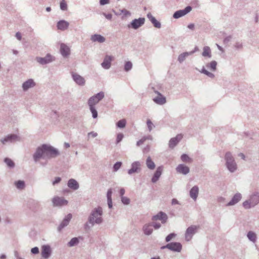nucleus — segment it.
<instances>
[{
    "instance_id": "nucleus-29",
    "label": "nucleus",
    "mask_w": 259,
    "mask_h": 259,
    "mask_svg": "<svg viewBox=\"0 0 259 259\" xmlns=\"http://www.w3.org/2000/svg\"><path fill=\"white\" fill-rule=\"evenodd\" d=\"M91 40L93 42L103 43L105 41V38L101 35L95 34L91 36Z\"/></svg>"
},
{
    "instance_id": "nucleus-11",
    "label": "nucleus",
    "mask_w": 259,
    "mask_h": 259,
    "mask_svg": "<svg viewBox=\"0 0 259 259\" xmlns=\"http://www.w3.org/2000/svg\"><path fill=\"white\" fill-rule=\"evenodd\" d=\"M141 164L140 161H136L131 164V168L127 170L128 175H131L134 173H139L141 170Z\"/></svg>"
},
{
    "instance_id": "nucleus-22",
    "label": "nucleus",
    "mask_w": 259,
    "mask_h": 259,
    "mask_svg": "<svg viewBox=\"0 0 259 259\" xmlns=\"http://www.w3.org/2000/svg\"><path fill=\"white\" fill-rule=\"evenodd\" d=\"M162 170H163V166H158L157 168L156 171H155V172L151 179V181L152 183H155L159 180V178L160 177V176L162 174Z\"/></svg>"
},
{
    "instance_id": "nucleus-51",
    "label": "nucleus",
    "mask_w": 259,
    "mask_h": 259,
    "mask_svg": "<svg viewBox=\"0 0 259 259\" xmlns=\"http://www.w3.org/2000/svg\"><path fill=\"white\" fill-rule=\"evenodd\" d=\"M123 138V135L121 133H119L117 136L116 138V144L119 143L120 142H121Z\"/></svg>"
},
{
    "instance_id": "nucleus-41",
    "label": "nucleus",
    "mask_w": 259,
    "mask_h": 259,
    "mask_svg": "<svg viewBox=\"0 0 259 259\" xmlns=\"http://www.w3.org/2000/svg\"><path fill=\"white\" fill-rule=\"evenodd\" d=\"M133 67V64L130 61L125 62L124 66V71L128 72L132 69Z\"/></svg>"
},
{
    "instance_id": "nucleus-64",
    "label": "nucleus",
    "mask_w": 259,
    "mask_h": 259,
    "mask_svg": "<svg viewBox=\"0 0 259 259\" xmlns=\"http://www.w3.org/2000/svg\"><path fill=\"white\" fill-rule=\"evenodd\" d=\"M15 37L17 38V39L19 40H21V39H22V36H21V34L20 32H16V34H15Z\"/></svg>"
},
{
    "instance_id": "nucleus-24",
    "label": "nucleus",
    "mask_w": 259,
    "mask_h": 259,
    "mask_svg": "<svg viewBox=\"0 0 259 259\" xmlns=\"http://www.w3.org/2000/svg\"><path fill=\"white\" fill-rule=\"evenodd\" d=\"M177 172L186 175L190 172V169L188 166L180 164L176 167Z\"/></svg>"
},
{
    "instance_id": "nucleus-62",
    "label": "nucleus",
    "mask_w": 259,
    "mask_h": 259,
    "mask_svg": "<svg viewBox=\"0 0 259 259\" xmlns=\"http://www.w3.org/2000/svg\"><path fill=\"white\" fill-rule=\"evenodd\" d=\"M103 15L105 17V18L108 20H111L112 18V15L111 14H106L105 13H103Z\"/></svg>"
},
{
    "instance_id": "nucleus-45",
    "label": "nucleus",
    "mask_w": 259,
    "mask_h": 259,
    "mask_svg": "<svg viewBox=\"0 0 259 259\" xmlns=\"http://www.w3.org/2000/svg\"><path fill=\"white\" fill-rule=\"evenodd\" d=\"M147 124L149 132L151 131L155 127L154 125L150 119H148L147 120Z\"/></svg>"
},
{
    "instance_id": "nucleus-63",
    "label": "nucleus",
    "mask_w": 259,
    "mask_h": 259,
    "mask_svg": "<svg viewBox=\"0 0 259 259\" xmlns=\"http://www.w3.org/2000/svg\"><path fill=\"white\" fill-rule=\"evenodd\" d=\"M88 136H92L93 138H95L98 136V134L94 132H91L88 133Z\"/></svg>"
},
{
    "instance_id": "nucleus-8",
    "label": "nucleus",
    "mask_w": 259,
    "mask_h": 259,
    "mask_svg": "<svg viewBox=\"0 0 259 259\" xmlns=\"http://www.w3.org/2000/svg\"><path fill=\"white\" fill-rule=\"evenodd\" d=\"M20 141V138L16 134H10L1 139V142L4 145H5L7 143H12Z\"/></svg>"
},
{
    "instance_id": "nucleus-53",
    "label": "nucleus",
    "mask_w": 259,
    "mask_h": 259,
    "mask_svg": "<svg viewBox=\"0 0 259 259\" xmlns=\"http://www.w3.org/2000/svg\"><path fill=\"white\" fill-rule=\"evenodd\" d=\"M112 191L111 189H108L107 193V200H112Z\"/></svg>"
},
{
    "instance_id": "nucleus-57",
    "label": "nucleus",
    "mask_w": 259,
    "mask_h": 259,
    "mask_svg": "<svg viewBox=\"0 0 259 259\" xmlns=\"http://www.w3.org/2000/svg\"><path fill=\"white\" fill-rule=\"evenodd\" d=\"M121 13H122L125 16H130L131 13L130 11L126 10V9H122L120 10Z\"/></svg>"
},
{
    "instance_id": "nucleus-48",
    "label": "nucleus",
    "mask_w": 259,
    "mask_h": 259,
    "mask_svg": "<svg viewBox=\"0 0 259 259\" xmlns=\"http://www.w3.org/2000/svg\"><path fill=\"white\" fill-rule=\"evenodd\" d=\"M176 236V234L172 233L169 234L168 235H167L165 238V241L166 242H168L170 241L173 237H175Z\"/></svg>"
},
{
    "instance_id": "nucleus-40",
    "label": "nucleus",
    "mask_w": 259,
    "mask_h": 259,
    "mask_svg": "<svg viewBox=\"0 0 259 259\" xmlns=\"http://www.w3.org/2000/svg\"><path fill=\"white\" fill-rule=\"evenodd\" d=\"M90 110L92 114V117L94 118H96L98 117V112L95 108V106H89Z\"/></svg>"
},
{
    "instance_id": "nucleus-49",
    "label": "nucleus",
    "mask_w": 259,
    "mask_h": 259,
    "mask_svg": "<svg viewBox=\"0 0 259 259\" xmlns=\"http://www.w3.org/2000/svg\"><path fill=\"white\" fill-rule=\"evenodd\" d=\"M181 160L184 162H187L190 159L189 157L186 154H183L181 156Z\"/></svg>"
},
{
    "instance_id": "nucleus-28",
    "label": "nucleus",
    "mask_w": 259,
    "mask_h": 259,
    "mask_svg": "<svg viewBox=\"0 0 259 259\" xmlns=\"http://www.w3.org/2000/svg\"><path fill=\"white\" fill-rule=\"evenodd\" d=\"M199 193V188L197 186H193L190 190L189 194L190 197L194 201L196 200Z\"/></svg>"
},
{
    "instance_id": "nucleus-59",
    "label": "nucleus",
    "mask_w": 259,
    "mask_h": 259,
    "mask_svg": "<svg viewBox=\"0 0 259 259\" xmlns=\"http://www.w3.org/2000/svg\"><path fill=\"white\" fill-rule=\"evenodd\" d=\"M147 138L144 137L137 142V145L138 146L142 145Z\"/></svg>"
},
{
    "instance_id": "nucleus-47",
    "label": "nucleus",
    "mask_w": 259,
    "mask_h": 259,
    "mask_svg": "<svg viewBox=\"0 0 259 259\" xmlns=\"http://www.w3.org/2000/svg\"><path fill=\"white\" fill-rule=\"evenodd\" d=\"M121 200L122 203H123L124 204L128 205L130 203V199L126 197H124V196L121 197Z\"/></svg>"
},
{
    "instance_id": "nucleus-20",
    "label": "nucleus",
    "mask_w": 259,
    "mask_h": 259,
    "mask_svg": "<svg viewBox=\"0 0 259 259\" xmlns=\"http://www.w3.org/2000/svg\"><path fill=\"white\" fill-rule=\"evenodd\" d=\"M152 220L153 221L160 220L161 221L162 223L164 224L166 222L167 220V216L166 214V213L162 211H160L157 214L153 216L152 218Z\"/></svg>"
},
{
    "instance_id": "nucleus-56",
    "label": "nucleus",
    "mask_w": 259,
    "mask_h": 259,
    "mask_svg": "<svg viewBox=\"0 0 259 259\" xmlns=\"http://www.w3.org/2000/svg\"><path fill=\"white\" fill-rule=\"evenodd\" d=\"M61 181V178L60 177H56L55 180L53 181L52 184L53 185H55L58 183H59Z\"/></svg>"
},
{
    "instance_id": "nucleus-42",
    "label": "nucleus",
    "mask_w": 259,
    "mask_h": 259,
    "mask_svg": "<svg viewBox=\"0 0 259 259\" xmlns=\"http://www.w3.org/2000/svg\"><path fill=\"white\" fill-rule=\"evenodd\" d=\"M200 72L202 73L205 74L206 75H207V76H208L210 78H212L214 77V75L212 73H211V72L208 71L207 70H206L205 69V68H204V67H202L201 70L200 71Z\"/></svg>"
},
{
    "instance_id": "nucleus-54",
    "label": "nucleus",
    "mask_w": 259,
    "mask_h": 259,
    "mask_svg": "<svg viewBox=\"0 0 259 259\" xmlns=\"http://www.w3.org/2000/svg\"><path fill=\"white\" fill-rule=\"evenodd\" d=\"M31 252L32 254H36L39 253V249L37 247H34L31 249Z\"/></svg>"
},
{
    "instance_id": "nucleus-1",
    "label": "nucleus",
    "mask_w": 259,
    "mask_h": 259,
    "mask_svg": "<svg viewBox=\"0 0 259 259\" xmlns=\"http://www.w3.org/2000/svg\"><path fill=\"white\" fill-rule=\"evenodd\" d=\"M59 155L60 152L57 149L50 145L44 144L36 148L32 157L34 161L36 163L40 159H49Z\"/></svg>"
},
{
    "instance_id": "nucleus-50",
    "label": "nucleus",
    "mask_w": 259,
    "mask_h": 259,
    "mask_svg": "<svg viewBox=\"0 0 259 259\" xmlns=\"http://www.w3.org/2000/svg\"><path fill=\"white\" fill-rule=\"evenodd\" d=\"M234 47L237 50L241 49L243 48L242 43L240 41H237L235 43V44L234 45Z\"/></svg>"
},
{
    "instance_id": "nucleus-30",
    "label": "nucleus",
    "mask_w": 259,
    "mask_h": 259,
    "mask_svg": "<svg viewBox=\"0 0 259 259\" xmlns=\"http://www.w3.org/2000/svg\"><path fill=\"white\" fill-rule=\"evenodd\" d=\"M69 23L65 20H60L57 23V28L61 30H65L68 28Z\"/></svg>"
},
{
    "instance_id": "nucleus-13",
    "label": "nucleus",
    "mask_w": 259,
    "mask_h": 259,
    "mask_svg": "<svg viewBox=\"0 0 259 259\" xmlns=\"http://www.w3.org/2000/svg\"><path fill=\"white\" fill-rule=\"evenodd\" d=\"M191 10L192 7L191 6H187L184 9L175 12L173 15V17L175 19L180 18L189 13Z\"/></svg>"
},
{
    "instance_id": "nucleus-19",
    "label": "nucleus",
    "mask_w": 259,
    "mask_h": 259,
    "mask_svg": "<svg viewBox=\"0 0 259 259\" xmlns=\"http://www.w3.org/2000/svg\"><path fill=\"white\" fill-rule=\"evenodd\" d=\"M72 77L73 80L79 85H84L85 84V80L84 78L80 75L76 73H72Z\"/></svg>"
},
{
    "instance_id": "nucleus-17",
    "label": "nucleus",
    "mask_w": 259,
    "mask_h": 259,
    "mask_svg": "<svg viewBox=\"0 0 259 259\" xmlns=\"http://www.w3.org/2000/svg\"><path fill=\"white\" fill-rule=\"evenodd\" d=\"M113 60V57L111 56L106 55L101 63L102 67L105 69H109L111 65V62Z\"/></svg>"
},
{
    "instance_id": "nucleus-55",
    "label": "nucleus",
    "mask_w": 259,
    "mask_h": 259,
    "mask_svg": "<svg viewBox=\"0 0 259 259\" xmlns=\"http://www.w3.org/2000/svg\"><path fill=\"white\" fill-rule=\"evenodd\" d=\"M152 225V226L155 229H158L160 228L161 225L160 223H156V222H153L152 223H151Z\"/></svg>"
},
{
    "instance_id": "nucleus-27",
    "label": "nucleus",
    "mask_w": 259,
    "mask_h": 259,
    "mask_svg": "<svg viewBox=\"0 0 259 259\" xmlns=\"http://www.w3.org/2000/svg\"><path fill=\"white\" fill-rule=\"evenodd\" d=\"M60 51L64 57H67L70 55V48L64 44H61Z\"/></svg>"
},
{
    "instance_id": "nucleus-15",
    "label": "nucleus",
    "mask_w": 259,
    "mask_h": 259,
    "mask_svg": "<svg viewBox=\"0 0 259 259\" xmlns=\"http://www.w3.org/2000/svg\"><path fill=\"white\" fill-rule=\"evenodd\" d=\"M154 92L157 94V96L153 99V101L158 105H164L166 102V98L157 91H154Z\"/></svg>"
},
{
    "instance_id": "nucleus-4",
    "label": "nucleus",
    "mask_w": 259,
    "mask_h": 259,
    "mask_svg": "<svg viewBox=\"0 0 259 259\" xmlns=\"http://www.w3.org/2000/svg\"><path fill=\"white\" fill-rule=\"evenodd\" d=\"M259 203V192H253L250 196L248 200H245L242 203L243 206L245 209H249L253 207Z\"/></svg>"
},
{
    "instance_id": "nucleus-38",
    "label": "nucleus",
    "mask_w": 259,
    "mask_h": 259,
    "mask_svg": "<svg viewBox=\"0 0 259 259\" xmlns=\"http://www.w3.org/2000/svg\"><path fill=\"white\" fill-rule=\"evenodd\" d=\"M79 243V240L77 237L72 238L69 242H68L67 245L69 247H73L77 245Z\"/></svg>"
},
{
    "instance_id": "nucleus-61",
    "label": "nucleus",
    "mask_w": 259,
    "mask_h": 259,
    "mask_svg": "<svg viewBox=\"0 0 259 259\" xmlns=\"http://www.w3.org/2000/svg\"><path fill=\"white\" fill-rule=\"evenodd\" d=\"M231 39H232V36L230 35L226 37L224 39V43L228 44L229 42H230L231 41Z\"/></svg>"
},
{
    "instance_id": "nucleus-6",
    "label": "nucleus",
    "mask_w": 259,
    "mask_h": 259,
    "mask_svg": "<svg viewBox=\"0 0 259 259\" xmlns=\"http://www.w3.org/2000/svg\"><path fill=\"white\" fill-rule=\"evenodd\" d=\"M105 94L103 92H100L97 94L90 97L88 101L89 106H95L104 97Z\"/></svg>"
},
{
    "instance_id": "nucleus-58",
    "label": "nucleus",
    "mask_w": 259,
    "mask_h": 259,
    "mask_svg": "<svg viewBox=\"0 0 259 259\" xmlns=\"http://www.w3.org/2000/svg\"><path fill=\"white\" fill-rule=\"evenodd\" d=\"M110 0H100L99 3L101 6H104L109 4Z\"/></svg>"
},
{
    "instance_id": "nucleus-43",
    "label": "nucleus",
    "mask_w": 259,
    "mask_h": 259,
    "mask_svg": "<svg viewBox=\"0 0 259 259\" xmlns=\"http://www.w3.org/2000/svg\"><path fill=\"white\" fill-rule=\"evenodd\" d=\"M125 125L126 120L124 119H121L116 123L117 126L120 128L124 127L125 126Z\"/></svg>"
},
{
    "instance_id": "nucleus-7",
    "label": "nucleus",
    "mask_w": 259,
    "mask_h": 259,
    "mask_svg": "<svg viewBox=\"0 0 259 259\" xmlns=\"http://www.w3.org/2000/svg\"><path fill=\"white\" fill-rule=\"evenodd\" d=\"M165 248H167L172 251L180 252L182 250V246L179 242H171L161 247V249Z\"/></svg>"
},
{
    "instance_id": "nucleus-33",
    "label": "nucleus",
    "mask_w": 259,
    "mask_h": 259,
    "mask_svg": "<svg viewBox=\"0 0 259 259\" xmlns=\"http://www.w3.org/2000/svg\"><path fill=\"white\" fill-rule=\"evenodd\" d=\"M193 54V52H184L181 54L178 58V61L180 63H182L187 57L190 55H192Z\"/></svg>"
},
{
    "instance_id": "nucleus-16",
    "label": "nucleus",
    "mask_w": 259,
    "mask_h": 259,
    "mask_svg": "<svg viewBox=\"0 0 259 259\" xmlns=\"http://www.w3.org/2000/svg\"><path fill=\"white\" fill-rule=\"evenodd\" d=\"M71 218L72 214L71 213L68 214L58 227V231L60 232L64 228L66 227L69 224Z\"/></svg>"
},
{
    "instance_id": "nucleus-9",
    "label": "nucleus",
    "mask_w": 259,
    "mask_h": 259,
    "mask_svg": "<svg viewBox=\"0 0 259 259\" xmlns=\"http://www.w3.org/2000/svg\"><path fill=\"white\" fill-rule=\"evenodd\" d=\"M145 21V19L144 18L135 19L128 25V27L137 29L144 24Z\"/></svg>"
},
{
    "instance_id": "nucleus-25",
    "label": "nucleus",
    "mask_w": 259,
    "mask_h": 259,
    "mask_svg": "<svg viewBox=\"0 0 259 259\" xmlns=\"http://www.w3.org/2000/svg\"><path fill=\"white\" fill-rule=\"evenodd\" d=\"M147 16L149 21L153 24L155 27L157 28H161V25L160 22L157 21L150 13H148Z\"/></svg>"
},
{
    "instance_id": "nucleus-10",
    "label": "nucleus",
    "mask_w": 259,
    "mask_h": 259,
    "mask_svg": "<svg viewBox=\"0 0 259 259\" xmlns=\"http://www.w3.org/2000/svg\"><path fill=\"white\" fill-rule=\"evenodd\" d=\"M54 58L49 54H48L45 57H36L35 60L41 65L49 64L54 60Z\"/></svg>"
},
{
    "instance_id": "nucleus-14",
    "label": "nucleus",
    "mask_w": 259,
    "mask_h": 259,
    "mask_svg": "<svg viewBox=\"0 0 259 259\" xmlns=\"http://www.w3.org/2000/svg\"><path fill=\"white\" fill-rule=\"evenodd\" d=\"M51 252L52 250L50 245H44L41 246V255L44 258H49L51 256Z\"/></svg>"
},
{
    "instance_id": "nucleus-44",
    "label": "nucleus",
    "mask_w": 259,
    "mask_h": 259,
    "mask_svg": "<svg viewBox=\"0 0 259 259\" xmlns=\"http://www.w3.org/2000/svg\"><path fill=\"white\" fill-rule=\"evenodd\" d=\"M60 9L62 11H66L67 10V5L65 0H62L60 4Z\"/></svg>"
},
{
    "instance_id": "nucleus-26",
    "label": "nucleus",
    "mask_w": 259,
    "mask_h": 259,
    "mask_svg": "<svg viewBox=\"0 0 259 259\" xmlns=\"http://www.w3.org/2000/svg\"><path fill=\"white\" fill-rule=\"evenodd\" d=\"M67 186L73 190H76L79 187L78 183L74 179H70L68 180Z\"/></svg>"
},
{
    "instance_id": "nucleus-23",
    "label": "nucleus",
    "mask_w": 259,
    "mask_h": 259,
    "mask_svg": "<svg viewBox=\"0 0 259 259\" xmlns=\"http://www.w3.org/2000/svg\"><path fill=\"white\" fill-rule=\"evenodd\" d=\"M35 85V83L32 79H29L24 82L22 84V87L24 91H27L30 88L34 87Z\"/></svg>"
},
{
    "instance_id": "nucleus-18",
    "label": "nucleus",
    "mask_w": 259,
    "mask_h": 259,
    "mask_svg": "<svg viewBox=\"0 0 259 259\" xmlns=\"http://www.w3.org/2000/svg\"><path fill=\"white\" fill-rule=\"evenodd\" d=\"M182 138L183 135L182 134H178L176 137L170 139L168 143L169 147L171 149L174 148Z\"/></svg>"
},
{
    "instance_id": "nucleus-5",
    "label": "nucleus",
    "mask_w": 259,
    "mask_h": 259,
    "mask_svg": "<svg viewBox=\"0 0 259 259\" xmlns=\"http://www.w3.org/2000/svg\"><path fill=\"white\" fill-rule=\"evenodd\" d=\"M200 226L196 225H191L189 227L185 232V238L187 241H189L192 238L193 235L196 234L199 229Z\"/></svg>"
},
{
    "instance_id": "nucleus-46",
    "label": "nucleus",
    "mask_w": 259,
    "mask_h": 259,
    "mask_svg": "<svg viewBox=\"0 0 259 259\" xmlns=\"http://www.w3.org/2000/svg\"><path fill=\"white\" fill-rule=\"evenodd\" d=\"M122 163L121 162H116L113 165V170L114 171H117L121 167Z\"/></svg>"
},
{
    "instance_id": "nucleus-12",
    "label": "nucleus",
    "mask_w": 259,
    "mask_h": 259,
    "mask_svg": "<svg viewBox=\"0 0 259 259\" xmlns=\"http://www.w3.org/2000/svg\"><path fill=\"white\" fill-rule=\"evenodd\" d=\"M54 206H62L67 205L68 202L64 197L55 196L52 199Z\"/></svg>"
},
{
    "instance_id": "nucleus-35",
    "label": "nucleus",
    "mask_w": 259,
    "mask_h": 259,
    "mask_svg": "<svg viewBox=\"0 0 259 259\" xmlns=\"http://www.w3.org/2000/svg\"><path fill=\"white\" fill-rule=\"evenodd\" d=\"M248 239L251 242L255 243L256 241L257 237L256 234L251 231H249L247 234Z\"/></svg>"
},
{
    "instance_id": "nucleus-31",
    "label": "nucleus",
    "mask_w": 259,
    "mask_h": 259,
    "mask_svg": "<svg viewBox=\"0 0 259 259\" xmlns=\"http://www.w3.org/2000/svg\"><path fill=\"white\" fill-rule=\"evenodd\" d=\"M143 230L146 235H150L153 232L151 224H146L143 226Z\"/></svg>"
},
{
    "instance_id": "nucleus-36",
    "label": "nucleus",
    "mask_w": 259,
    "mask_h": 259,
    "mask_svg": "<svg viewBox=\"0 0 259 259\" xmlns=\"http://www.w3.org/2000/svg\"><path fill=\"white\" fill-rule=\"evenodd\" d=\"M217 62L215 61H212L210 63H207L206 66L207 68L211 71H215L217 69Z\"/></svg>"
},
{
    "instance_id": "nucleus-39",
    "label": "nucleus",
    "mask_w": 259,
    "mask_h": 259,
    "mask_svg": "<svg viewBox=\"0 0 259 259\" xmlns=\"http://www.w3.org/2000/svg\"><path fill=\"white\" fill-rule=\"evenodd\" d=\"M4 162L10 168H14L15 166V163L9 158H5L4 159Z\"/></svg>"
},
{
    "instance_id": "nucleus-3",
    "label": "nucleus",
    "mask_w": 259,
    "mask_h": 259,
    "mask_svg": "<svg viewBox=\"0 0 259 259\" xmlns=\"http://www.w3.org/2000/svg\"><path fill=\"white\" fill-rule=\"evenodd\" d=\"M225 160L226 161L225 165L227 169L232 173L235 172L237 169L238 166L235 158L230 152L226 153Z\"/></svg>"
},
{
    "instance_id": "nucleus-2",
    "label": "nucleus",
    "mask_w": 259,
    "mask_h": 259,
    "mask_svg": "<svg viewBox=\"0 0 259 259\" xmlns=\"http://www.w3.org/2000/svg\"><path fill=\"white\" fill-rule=\"evenodd\" d=\"M103 209L101 206L94 208L88 217L89 223L92 226L100 225L103 222Z\"/></svg>"
},
{
    "instance_id": "nucleus-34",
    "label": "nucleus",
    "mask_w": 259,
    "mask_h": 259,
    "mask_svg": "<svg viewBox=\"0 0 259 259\" xmlns=\"http://www.w3.org/2000/svg\"><path fill=\"white\" fill-rule=\"evenodd\" d=\"M202 55L204 57H207L208 58H210L211 57V52L209 47L205 46L203 47Z\"/></svg>"
},
{
    "instance_id": "nucleus-37",
    "label": "nucleus",
    "mask_w": 259,
    "mask_h": 259,
    "mask_svg": "<svg viewBox=\"0 0 259 259\" xmlns=\"http://www.w3.org/2000/svg\"><path fill=\"white\" fill-rule=\"evenodd\" d=\"M15 185L18 189L22 190L24 189L25 187V184L24 181L19 180L15 182Z\"/></svg>"
},
{
    "instance_id": "nucleus-52",
    "label": "nucleus",
    "mask_w": 259,
    "mask_h": 259,
    "mask_svg": "<svg viewBox=\"0 0 259 259\" xmlns=\"http://www.w3.org/2000/svg\"><path fill=\"white\" fill-rule=\"evenodd\" d=\"M94 226H92L91 224L89 223V219L88 220V222L84 224V227L85 230H89L90 229L93 227Z\"/></svg>"
},
{
    "instance_id": "nucleus-32",
    "label": "nucleus",
    "mask_w": 259,
    "mask_h": 259,
    "mask_svg": "<svg viewBox=\"0 0 259 259\" xmlns=\"http://www.w3.org/2000/svg\"><path fill=\"white\" fill-rule=\"evenodd\" d=\"M146 164L148 169L153 170L155 169L156 165L154 161L152 160L150 156H148L146 160Z\"/></svg>"
},
{
    "instance_id": "nucleus-60",
    "label": "nucleus",
    "mask_w": 259,
    "mask_h": 259,
    "mask_svg": "<svg viewBox=\"0 0 259 259\" xmlns=\"http://www.w3.org/2000/svg\"><path fill=\"white\" fill-rule=\"evenodd\" d=\"M217 201L218 202L223 203L226 202V198L220 196L218 197Z\"/></svg>"
},
{
    "instance_id": "nucleus-21",
    "label": "nucleus",
    "mask_w": 259,
    "mask_h": 259,
    "mask_svg": "<svg viewBox=\"0 0 259 259\" xmlns=\"http://www.w3.org/2000/svg\"><path fill=\"white\" fill-rule=\"evenodd\" d=\"M241 198L242 195L240 193H237L233 196L230 201L226 204V206H229L234 205L239 202Z\"/></svg>"
}]
</instances>
